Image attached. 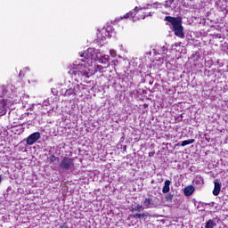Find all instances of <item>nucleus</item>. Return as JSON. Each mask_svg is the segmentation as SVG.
<instances>
[{
    "label": "nucleus",
    "mask_w": 228,
    "mask_h": 228,
    "mask_svg": "<svg viewBox=\"0 0 228 228\" xmlns=\"http://www.w3.org/2000/svg\"><path fill=\"white\" fill-rule=\"evenodd\" d=\"M81 59L79 62L75 61L73 63V67L69 69V74L75 77L76 79H80L81 81H85V79H88L94 76V69L90 63H92L93 60H95V52L94 48H88L84 53H79Z\"/></svg>",
    "instance_id": "obj_1"
},
{
    "label": "nucleus",
    "mask_w": 228,
    "mask_h": 228,
    "mask_svg": "<svg viewBox=\"0 0 228 228\" xmlns=\"http://www.w3.org/2000/svg\"><path fill=\"white\" fill-rule=\"evenodd\" d=\"M165 20H167V22H170L175 37H178L179 38H184V28H183V19L179 17L175 18L171 16H166Z\"/></svg>",
    "instance_id": "obj_2"
},
{
    "label": "nucleus",
    "mask_w": 228,
    "mask_h": 228,
    "mask_svg": "<svg viewBox=\"0 0 228 228\" xmlns=\"http://www.w3.org/2000/svg\"><path fill=\"white\" fill-rule=\"evenodd\" d=\"M59 168L63 172H72L74 170V159L64 157L59 164Z\"/></svg>",
    "instance_id": "obj_3"
},
{
    "label": "nucleus",
    "mask_w": 228,
    "mask_h": 228,
    "mask_svg": "<svg viewBox=\"0 0 228 228\" xmlns=\"http://www.w3.org/2000/svg\"><path fill=\"white\" fill-rule=\"evenodd\" d=\"M37 140H40V132H35L29 134L26 139L27 145H33Z\"/></svg>",
    "instance_id": "obj_4"
},
{
    "label": "nucleus",
    "mask_w": 228,
    "mask_h": 228,
    "mask_svg": "<svg viewBox=\"0 0 228 228\" xmlns=\"http://www.w3.org/2000/svg\"><path fill=\"white\" fill-rule=\"evenodd\" d=\"M142 206L144 209H151L152 208H156V204H154V200H152V198H146L142 202Z\"/></svg>",
    "instance_id": "obj_5"
},
{
    "label": "nucleus",
    "mask_w": 228,
    "mask_h": 228,
    "mask_svg": "<svg viewBox=\"0 0 228 228\" xmlns=\"http://www.w3.org/2000/svg\"><path fill=\"white\" fill-rule=\"evenodd\" d=\"M221 190H222V183H220V181L218 179H216L214 181L213 195H215V197L220 195Z\"/></svg>",
    "instance_id": "obj_6"
},
{
    "label": "nucleus",
    "mask_w": 228,
    "mask_h": 228,
    "mask_svg": "<svg viewBox=\"0 0 228 228\" xmlns=\"http://www.w3.org/2000/svg\"><path fill=\"white\" fill-rule=\"evenodd\" d=\"M78 86L69 87L68 90L65 91L64 95L66 97H70V95H76V92H77Z\"/></svg>",
    "instance_id": "obj_7"
},
{
    "label": "nucleus",
    "mask_w": 228,
    "mask_h": 228,
    "mask_svg": "<svg viewBox=\"0 0 228 228\" xmlns=\"http://www.w3.org/2000/svg\"><path fill=\"white\" fill-rule=\"evenodd\" d=\"M172 184V181L166 180L164 182V186L162 188V193H168L170 191V185Z\"/></svg>",
    "instance_id": "obj_8"
},
{
    "label": "nucleus",
    "mask_w": 228,
    "mask_h": 228,
    "mask_svg": "<svg viewBox=\"0 0 228 228\" xmlns=\"http://www.w3.org/2000/svg\"><path fill=\"white\" fill-rule=\"evenodd\" d=\"M194 191H195L194 186H187L184 189V195H186V197H190V195H192Z\"/></svg>",
    "instance_id": "obj_9"
},
{
    "label": "nucleus",
    "mask_w": 228,
    "mask_h": 228,
    "mask_svg": "<svg viewBox=\"0 0 228 228\" xmlns=\"http://www.w3.org/2000/svg\"><path fill=\"white\" fill-rule=\"evenodd\" d=\"M190 60L191 61H199V60H200V52H195L194 53H192L190 57Z\"/></svg>",
    "instance_id": "obj_10"
},
{
    "label": "nucleus",
    "mask_w": 228,
    "mask_h": 228,
    "mask_svg": "<svg viewBox=\"0 0 228 228\" xmlns=\"http://www.w3.org/2000/svg\"><path fill=\"white\" fill-rule=\"evenodd\" d=\"M3 99H0V117H3L6 113V105H4Z\"/></svg>",
    "instance_id": "obj_11"
},
{
    "label": "nucleus",
    "mask_w": 228,
    "mask_h": 228,
    "mask_svg": "<svg viewBox=\"0 0 228 228\" xmlns=\"http://www.w3.org/2000/svg\"><path fill=\"white\" fill-rule=\"evenodd\" d=\"M143 209H145L143 208V206L140 205V204H137L136 206L133 207L132 208V213H134V212H140V211H143Z\"/></svg>",
    "instance_id": "obj_12"
},
{
    "label": "nucleus",
    "mask_w": 228,
    "mask_h": 228,
    "mask_svg": "<svg viewBox=\"0 0 228 228\" xmlns=\"http://www.w3.org/2000/svg\"><path fill=\"white\" fill-rule=\"evenodd\" d=\"M216 225V223L213 221V219H209L205 225V228H215Z\"/></svg>",
    "instance_id": "obj_13"
},
{
    "label": "nucleus",
    "mask_w": 228,
    "mask_h": 228,
    "mask_svg": "<svg viewBox=\"0 0 228 228\" xmlns=\"http://www.w3.org/2000/svg\"><path fill=\"white\" fill-rule=\"evenodd\" d=\"M191 143H195V139H189V140L183 141L181 143V146L186 147V145H191Z\"/></svg>",
    "instance_id": "obj_14"
},
{
    "label": "nucleus",
    "mask_w": 228,
    "mask_h": 228,
    "mask_svg": "<svg viewBox=\"0 0 228 228\" xmlns=\"http://www.w3.org/2000/svg\"><path fill=\"white\" fill-rule=\"evenodd\" d=\"M48 161L51 165L52 163H54L56 161H60V159L58 157L54 156V155H51L50 158L48 159Z\"/></svg>",
    "instance_id": "obj_15"
},
{
    "label": "nucleus",
    "mask_w": 228,
    "mask_h": 228,
    "mask_svg": "<svg viewBox=\"0 0 228 228\" xmlns=\"http://www.w3.org/2000/svg\"><path fill=\"white\" fill-rule=\"evenodd\" d=\"M94 69H93L94 74H95V72H102V70L104 69V67L101 66V65H97L94 67Z\"/></svg>",
    "instance_id": "obj_16"
},
{
    "label": "nucleus",
    "mask_w": 228,
    "mask_h": 228,
    "mask_svg": "<svg viewBox=\"0 0 228 228\" xmlns=\"http://www.w3.org/2000/svg\"><path fill=\"white\" fill-rule=\"evenodd\" d=\"M167 46L163 45L160 47V49L158 51V54H167Z\"/></svg>",
    "instance_id": "obj_17"
},
{
    "label": "nucleus",
    "mask_w": 228,
    "mask_h": 228,
    "mask_svg": "<svg viewBox=\"0 0 228 228\" xmlns=\"http://www.w3.org/2000/svg\"><path fill=\"white\" fill-rule=\"evenodd\" d=\"M145 216H147V214L142 213V214H134L133 215V218L141 220V218H145Z\"/></svg>",
    "instance_id": "obj_18"
},
{
    "label": "nucleus",
    "mask_w": 228,
    "mask_h": 228,
    "mask_svg": "<svg viewBox=\"0 0 228 228\" xmlns=\"http://www.w3.org/2000/svg\"><path fill=\"white\" fill-rule=\"evenodd\" d=\"M173 4H174V0H167L165 2V7L170 8V6H172Z\"/></svg>",
    "instance_id": "obj_19"
},
{
    "label": "nucleus",
    "mask_w": 228,
    "mask_h": 228,
    "mask_svg": "<svg viewBox=\"0 0 228 228\" xmlns=\"http://www.w3.org/2000/svg\"><path fill=\"white\" fill-rule=\"evenodd\" d=\"M174 199V195L168 193L166 195V200H167L168 202H172V200Z\"/></svg>",
    "instance_id": "obj_20"
},
{
    "label": "nucleus",
    "mask_w": 228,
    "mask_h": 228,
    "mask_svg": "<svg viewBox=\"0 0 228 228\" xmlns=\"http://www.w3.org/2000/svg\"><path fill=\"white\" fill-rule=\"evenodd\" d=\"M130 17H134L133 12H130L126 13V15H124L123 19H129Z\"/></svg>",
    "instance_id": "obj_21"
},
{
    "label": "nucleus",
    "mask_w": 228,
    "mask_h": 228,
    "mask_svg": "<svg viewBox=\"0 0 228 228\" xmlns=\"http://www.w3.org/2000/svg\"><path fill=\"white\" fill-rule=\"evenodd\" d=\"M130 17H134L133 12H130L126 13V15H124L123 19H129Z\"/></svg>",
    "instance_id": "obj_22"
},
{
    "label": "nucleus",
    "mask_w": 228,
    "mask_h": 228,
    "mask_svg": "<svg viewBox=\"0 0 228 228\" xmlns=\"http://www.w3.org/2000/svg\"><path fill=\"white\" fill-rule=\"evenodd\" d=\"M59 228H69V225H67V223H64L61 224Z\"/></svg>",
    "instance_id": "obj_23"
},
{
    "label": "nucleus",
    "mask_w": 228,
    "mask_h": 228,
    "mask_svg": "<svg viewBox=\"0 0 228 228\" xmlns=\"http://www.w3.org/2000/svg\"><path fill=\"white\" fill-rule=\"evenodd\" d=\"M19 77H24V71L22 70L20 71Z\"/></svg>",
    "instance_id": "obj_24"
},
{
    "label": "nucleus",
    "mask_w": 228,
    "mask_h": 228,
    "mask_svg": "<svg viewBox=\"0 0 228 228\" xmlns=\"http://www.w3.org/2000/svg\"><path fill=\"white\" fill-rule=\"evenodd\" d=\"M110 55L111 56H116L117 55L115 50H110Z\"/></svg>",
    "instance_id": "obj_25"
},
{
    "label": "nucleus",
    "mask_w": 228,
    "mask_h": 228,
    "mask_svg": "<svg viewBox=\"0 0 228 228\" xmlns=\"http://www.w3.org/2000/svg\"><path fill=\"white\" fill-rule=\"evenodd\" d=\"M149 156H154V152H150Z\"/></svg>",
    "instance_id": "obj_26"
},
{
    "label": "nucleus",
    "mask_w": 228,
    "mask_h": 228,
    "mask_svg": "<svg viewBox=\"0 0 228 228\" xmlns=\"http://www.w3.org/2000/svg\"><path fill=\"white\" fill-rule=\"evenodd\" d=\"M147 8H149V7H142V8H141V10H147Z\"/></svg>",
    "instance_id": "obj_27"
},
{
    "label": "nucleus",
    "mask_w": 228,
    "mask_h": 228,
    "mask_svg": "<svg viewBox=\"0 0 228 228\" xmlns=\"http://www.w3.org/2000/svg\"><path fill=\"white\" fill-rule=\"evenodd\" d=\"M134 10V12H138V7H135Z\"/></svg>",
    "instance_id": "obj_28"
},
{
    "label": "nucleus",
    "mask_w": 228,
    "mask_h": 228,
    "mask_svg": "<svg viewBox=\"0 0 228 228\" xmlns=\"http://www.w3.org/2000/svg\"><path fill=\"white\" fill-rule=\"evenodd\" d=\"M3 181V177H1V175H0V183Z\"/></svg>",
    "instance_id": "obj_29"
},
{
    "label": "nucleus",
    "mask_w": 228,
    "mask_h": 228,
    "mask_svg": "<svg viewBox=\"0 0 228 228\" xmlns=\"http://www.w3.org/2000/svg\"><path fill=\"white\" fill-rule=\"evenodd\" d=\"M126 146H124V151H126Z\"/></svg>",
    "instance_id": "obj_30"
},
{
    "label": "nucleus",
    "mask_w": 228,
    "mask_h": 228,
    "mask_svg": "<svg viewBox=\"0 0 228 228\" xmlns=\"http://www.w3.org/2000/svg\"><path fill=\"white\" fill-rule=\"evenodd\" d=\"M52 92L54 93L53 89H52Z\"/></svg>",
    "instance_id": "obj_31"
},
{
    "label": "nucleus",
    "mask_w": 228,
    "mask_h": 228,
    "mask_svg": "<svg viewBox=\"0 0 228 228\" xmlns=\"http://www.w3.org/2000/svg\"><path fill=\"white\" fill-rule=\"evenodd\" d=\"M150 15H152V14L150 12Z\"/></svg>",
    "instance_id": "obj_32"
}]
</instances>
